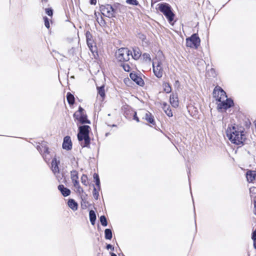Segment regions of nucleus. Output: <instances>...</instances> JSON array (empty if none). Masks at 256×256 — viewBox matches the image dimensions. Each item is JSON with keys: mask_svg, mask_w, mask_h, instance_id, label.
<instances>
[{"mask_svg": "<svg viewBox=\"0 0 256 256\" xmlns=\"http://www.w3.org/2000/svg\"><path fill=\"white\" fill-rule=\"evenodd\" d=\"M98 93V94L100 96L102 100H103L105 98V90H104V86H101L97 87Z\"/></svg>", "mask_w": 256, "mask_h": 256, "instance_id": "27", "label": "nucleus"}, {"mask_svg": "<svg viewBox=\"0 0 256 256\" xmlns=\"http://www.w3.org/2000/svg\"><path fill=\"white\" fill-rule=\"evenodd\" d=\"M91 128L88 125H84L78 127V139L82 148L89 147L90 144V133Z\"/></svg>", "mask_w": 256, "mask_h": 256, "instance_id": "2", "label": "nucleus"}, {"mask_svg": "<svg viewBox=\"0 0 256 256\" xmlns=\"http://www.w3.org/2000/svg\"><path fill=\"white\" fill-rule=\"evenodd\" d=\"M219 102L220 103L218 104V108L220 110H226L234 105L233 100L231 98H227Z\"/></svg>", "mask_w": 256, "mask_h": 256, "instance_id": "11", "label": "nucleus"}, {"mask_svg": "<svg viewBox=\"0 0 256 256\" xmlns=\"http://www.w3.org/2000/svg\"><path fill=\"white\" fill-rule=\"evenodd\" d=\"M100 220L102 226H106L108 225V222L106 217L104 216H102Z\"/></svg>", "mask_w": 256, "mask_h": 256, "instance_id": "34", "label": "nucleus"}, {"mask_svg": "<svg viewBox=\"0 0 256 256\" xmlns=\"http://www.w3.org/2000/svg\"><path fill=\"white\" fill-rule=\"evenodd\" d=\"M226 133L230 141L236 145H243L246 140L245 128L240 124L228 125Z\"/></svg>", "mask_w": 256, "mask_h": 256, "instance_id": "1", "label": "nucleus"}, {"mask_svg": "<svg viewBox=\"0 0 256 256\" xmlns=\"http://www.w3.org/2000/svg\"><path fill=\"white\" fill-rule=\"evenodd\" d=\"M252 239L254 241V247L255 249H256V237L255 238H252Z\"/></svg>", "mask_w": 256, "mask_h": 256, "instance_id": "43", "label": "nucleus"}, {"mask_svg": "<svg viewBox=\"0 0 256 256\" xmlns=\"http://www.w3.org/2000/svg\"><path fill=\"white\" fill-rule=\"evenodd\" d=\"M200 44V39L198 34H194L190 38H186V46L197 49Z\"/></svg>", "mask_w": 256, "mask_h": 256, "instance_id": "6", "label": "nucleus"}, {"mask_svg": "<svg viewBox=\"0 0 256 256\" xmlns=\"http://www.w3.org/2000/svg\"><path fill=\"white\" fill-rule=\"evenodd\" d=\"M106 248L108 250L110 248V249H112V250H114V247H112V246L111 244H107Z\"/></svg>", "mask_w": 256, "mask_h": 256, "instance_id": "45", "label": "nucleus"}, {"mask_svg": "<svg viewBox=\"0 0 256 256\" xmlns=\"http://www.w3.org/2000/svg\"><path fill=\"white\" fill-rule=\"evenodd\" d=\"M96 188H94V192H93L94 195H95L96 194Z\"/></svg>", "mask_w": 256, "mask_h": 256, "instance_id": "47", "label": "nucleus"}, {"mask_svg": "<svg viewBox=\"0 0 256 256\" xmlns=\"http://www.w3.org/2000/svg\"><path fill=\"white\" fill-rule=\"evenodd\" d=\"M153 72L154 75L158 78H160L163 75V68L161 62L156 61L153 62Z\"/></svg>", "mask_w": 256, "mask_h": 256, "instance_id": "10", "label": "nucleus"}, {"mask_svg": "<svg viewBox=\"0 0 256 256\" xmlns=\"http://www.w3.org/2000/svg\"><path fill=\"white\" fill-rule=\"evenodd\" d=\"M41 155L46 163H49L50 160L53 158V152L50 150V148L48 149V150L46 151Z\"/></svg>", "mask_w": 256, "mask_h": 256, "instance_id": "15", "label": "nucleus"}, {"mask_svg": "<svg viewBox=\"0 0 256 256\" xmlns=\"http://www.w3.org/2000/svg\"><path fill=\"white\" fill-rule=\"evenodd\" d=\"M88 203V202L83 200V202L81 203V206L82 208H86L87 207L86 204Z\"/></svg>", "mask_w": 256, "mask_h": 256, "instance_id": "41", "label": "nucleus"}, {"mask_svg": "<svg viewBox=\"0 0 256 256\" xmlns=\"http://www.w3.org/2000/svg\"><path fill=\"white\" fill-rule=\"evenodd\" d=\"M58 189L64 196H67L70 194V190L68 188L64 187L63 184H60L58 186Z\"/></svg>", "mask_w": 256, "mask_h": 256, "instance_id": "20", "label": "nucleus"}, {"mask_svg": "<svg viewBox=\"0 0 256 256\" xmlns=\"http://www.w3.org/2000/svg\"><path fill=\"white\" fill-rule=\"evenodd\" d=\"M158 10L164 14L170 24L174 26L176 22V20H174L175 14L173 12L170 5L164 2L158 4Z\"/></svg>", "mask_w": 256, "mask_h": 256, "instance_id": "3", "label": "nucleus"}, {"mask_svg": "<svg viewBox=\"0 0 256 256\" xmlns=\"http://www.w3.org/2000/svg\"><path fill=\"white\" fill-rule=\"evenodd\" d=\"M68 206L73 210H78V204L77 202L73 199H70L68 202Z\"/></svg>", "mask_w": 256, "mask_h": 256, "instance_id": "22", "label": "nucleus"}, {"mask_svg": "<svg viewBox=\"0 0 256 256\" xmlns=\"http://www.w3.org/2000/svg\"><path fill=\"white\" fill-rule=\"evenodd\" d=\"M94 178L96 180V186L100 188V180L98 174L94 173Z\"/></svg>", "mask_w": 256, "mask_h": 256, "instance_id": "35", "label": "nucleus"}, {"mask_svg": "<svg viewBox=\"0 0 256 256\" xmlns=\"http://www.w3.org/2000/svg\"><path fill=\"white\" fill-rule=\"evenodd\" d=\"M52 160V161L51 162V164H52L51 169H52V172L54 174L59 173L60 170H59V168H58V164H60V162L57 160L56 156L54 158H53Z\"/></svg>", "mask_w": 256, "mask_h": 256, "instance_id": "14", "label": "nucleus"}, {"mask_svg": "<svg viewBox=\"0 0 256 256\" xmlns=\"http://www.w3.org/2000/svg\"><path fill=\"white\" fill-rule=\"evenodd\" d=\"M250 194L251 198L256 197V187L252 186L250 188Z\"/></svg>", "mask_w": 256, "mask_h": 256, "instance_id": "33", "label": "nucleus"}, {"mask_svg": "<svg viewBox=\"0 0 256 256\" xmlns=\"http://www.w3.org/2000/svg\"><path fill=\"white\" fill-rule=\"evenodd\" d=\"M62 148L66 150H70L72 148V142L70 136H66L64 138Z\"/></svg>", "mask_w": 256, "mask_h": 256, "instance_id": "13", "label": "nucleus"}, {"mask_svg": "<svg viewBox=\"0 0 256 256\" xmlns=\"http://www.w3.org/2000/svg\"><path fill=\"white\" fill-rule=\"evenodd\" d=\"M82 183L85 186H88L89 184L88 178L85 174H83L80 178Z\"/></svg>", "mask_w": 256, "mask_h": 256, "instance_id": "29", "label": "nucleus"}, {"mask_svg": "<svg viewBox=\"0 0 256 256\" xmlns=\"http://www.w3.org/2000/svg\"><path fill=\"white\" fill-rule=\"evenodd\" d=\"M46 13L51 18L53 16V10L51 8H46L45 9Z\"/></svg>", "mask_w": 256, "mask_h": 256, "instance_id": "38", "label": "nucleus"}, {"mask_svg": "<svg viewBox=\"0 0 256 256\" xmlns=\"http://www.w3.org/2000/svg\"><path fill=\"white\" fill-rule=\"evenodd\" d=\"M144 119L146 120L151 126H155L156 122L154 116L149 112H147L145 114Z\"/></svg>", "mask_w": 256, "mask_h": 256, "instance_id": "18", "label": "nucleus"}, {"mask_svg": "<svg viewBox=\"0 0 256 256\" xmlns=\"http://www.w3.org/2000/svg\"><path fill=\"white\" fill-rule=\"evenodd\" d=\"M90 3L92 5H96V0H90Z\"/></svg>", "mask_w": 256, "mask_h": 256, "instance_id": "44", "label": "nucleus"}, {"mask_svg": "<svg viewBox=\"0 0 256 256\" xmlns=\"http://www.w3.org/2000/svg\"><path fill=\"white\" fill-rule=\"evenodd\" d=\"M142 52L140 48L138 47H134L132 48V54H130V56H132V58L135 60H138L141 56Z\"/></svg>", "mask_w": 256, "mask_h": 256, "instance_id": "17", "label": "nucleus"}, {"mask_svg": "<svg viewBox=\"0 0 256 256\" xmlns=\"http://www.w3.org/2000/svg\"><path fill=\"white\" fill-rule=\"evenodd\" d=\"M66 99L70 106H72L75 102V98L74 96L70 92H68L66 94Z\"/></svg>", "mask_w": 256, "mask_h": 256, "instance_id": "23", "label": "nucleus"}, {"mask_svg": "<svg viewBox=\"0 0 256 256\" xmlns=\"http://www.w3.org/2000/svg\"><path fill=\"white\" fill-rule=\"evenodd\" d=\"M49 148L47 142L45 141L38 142L36 146V148L40 152V154H42L46 151L48 150Z\"/></svg>", "mask_w": 256, "mask_h": 256, "instance_id": "12", "label": "nucleus"}, {"mask_svg": "<svg viewBox=\"0 0 256 256\" xmlns=\"http://www.w3.org/2000/svg\"><path fill=\"white\" fill-rule=\"evenodd\" d=\"M126 2L130 4L133 6L138 5V2L137 0H126Z\"/></svg>", "mask_w": 256, "mask_h": 256, "instance_id": "37", "label": "nucleus"}, {"mask_svg": "<svg viewBox=\"0 0 256 256\" xmlns=\"http://www.w3.org/2000/svg\"><path fill=\"white\" fill-rule=\"evenodd\" d=\"M86 42H87L88 46V48H90V50H91V52H94L95 51L96 48L95 43H94V41L92 39L87 40Z\"/></svg>", "mask_w": 256, "mask_h": 256, "instance_id": "25", "label": "nucleus"}, {"mask_svg": "<svg viewBox=\"0 0 256 256\" xmlns=\"http://www.w3.org/2000/svg\"><path fill=\"white\" fill-rule=\"evenodd\" d=\"M71 180L73 183H76L78 181V172L74 170L71 172L70 173Z\"/></svg>", "mask_w": 256, "mask_h": 256, "instance_id": "24", "label": "nucleus"}, {"mask_svg": "<svg viewBox=\"0 0 256 256\" xmlns=\"http://www.w3.org/2000/svg\"><path fill=\"white\" fill-rule=\"evenodd\" d=\"M43 19L44 22V26L47 28H50V24L49 22V20L46 16H44Z\"/></svg>", "mask_w": 256, "mask_h": 256, "instance_id": "36", "label": "nucleus"}, {"mask_svg": "<svg viewBox=\"0 0 256 256\" xmlns=\"http://www.w3.org/2000/svg\"><path fill=\"white\" fill-rule=\"evenodd\" d=\"M170 102L173 107H178L179 104L178 94L174 93L171 94L170 97Z\"/></svg>", "mask_w": 256, "mask_h": 256, "instance_id": "16", "label": "nucleus"}, {"mask_svg": "<svg viewBox=\"0 0 256 256\" xmlns=\"http://www.w3.org/2000/svg\"><path fill=\"white\" fill-rule=\"evenodd\" d=\"M246 176L248 181L252 182L254 181L256 178V171L248 170L246 172Z\"/></svg>", "mask_w": 256, "mask_h": 256, "instance_id": "19", "label": "nucleus"}, {"mask_svg": "<svg viewBox=\"0 0 256 256\" xmlns=\"http://www.w3.org/2000/svg\"><path fill=\"white\" fill-rule=\"evenodd\" d=\"M254 213L255 215H256V200H254Z\"/></svg>", "mask_w": 256, "mask_h": 256, "instance_id": "42", "label": "nucleus"}, {"mask_svg": "<svg viewBox=\"0 0 256 256\" xmlns=\"http://www.w3.org/2000/svg\"><path fill=\"white\" fill-rule=\"evenodd\" d=\"M74 186L76 189V192L79 194H82L84 192L83 188L80 186L79 182H77L76 183H73Z\"/></svg>", "mask_w": 256, "mask_h": 256, "instance_id": "31", "label": "nucleus"}, {"mask_svg": "<svg viewBox=\"0 0 256 256\" xmlns=\"http://www.w3.org/2000/svg\"><path fill=\"white\" fill-rule=\"evenodd\" d=\"M105 238L107 240H111L112 237V232L111 230L106 228L104 230Z\"/></svg>", "mask_w": 256, "mask_h": 256, "instance_id": "30", "label": "nucleus"}, {"mask_svg": "<svg viewBox=\"0 0 256 256\" xmlns=\"http://www.w3.org/2000/svg\"><path fill=\"white\" fill-rule=\"evenodd\" d=\"M213 96L216 100L218 102H221L222 100H225L227 98L226 92L220 86H216L213 91Z\"/></svg>", "mask_w": 256, "mask_h": 256, "instance_id": "7", "label": "nucleus"}, {"mask_svg": "<svg viewBox=\"0 0 256 256\" xmlns=\"http://www.w3.org/2000/svg\"><path fill=\"white\" fill-rule=\"evenodd\" d=\"M144 56H146V58H148L150 60V55L148 54H144V55H143Z\"/></svg>", "mask_w": 256, "mask_h": 256, "instance_id": "46", "label": "nucleus"}, {"mask_svg": "<svg viewBox=\"0 0 256 256\" xmlns=\"http://www.w3.org/2000/svg\"><path fill=\"white\" fill-rule=\"evenodd\" d=\"M74 120L76 122L80 124H90V122L88 118L86 112L80 106L78 107V110L75 112L73 114Z\"/></svg>", "mask_w": 256, "mask_h": 256, "instance_id": "4", "label": "nucleus"}, {"mask_svg": "<svg viewBox=\"0 0 256 256\" xmlns=\"http://www.w3.org/2000/svg\"><path fill=\"white\" fill-rule=\"evenodd\" d=\"M162 108L169 117H171L172 116V110L170 108V106L166 103L164 102L162 104Z\"/></svg>", "mask_w": 256, "mask_h": 256, "instance_id": "21", "label": "nucleus"}, {"mask_svg": "<svg viewBox=\"0 0 256 256\" xmlns=\"http://www.w3.org/2000/svg\"><path fill=\"white\" fill-rule=\"evenodd\" d=\"M162 86L164 92L166 93H170L172 92V87L169 82H164Z\"/></svg>", "mask_w": 256, "mask_h": 256, "instance_id": "26", "label": "nucleus"}, {"mask_svg": "<svg viewBox=\"0 0 256 256\" xmlns=\"http://www.w3.org/2000/svg\"><path fill=\"white\" fill-rule=\"evenodd\" d=\"M100 10L104 16L108 18L114 16V10L110 4L101 5L100 6Z\"/></svg>", "mask_w": 256, "mask_h": 256, "instance_id": "8", "label": "nucleus"}, {"mask_svg": "<svg viewBox=\"0 0 256 256\" xmlns=\"http://www.w3.org/2000/svg\"><path fill=\"white\" fill-rule=\"evenodd\" d=\"M120 66L122 67L123 69L126 72H130L131 70V68L130 66L128 63H126V62H121Z\"/></svg>", "mask_w": 256, "mask_h": 256, "instance_id": "32", "label": "nucleus"}, {"mask_svg": "<svg viewBox=\"0 0 256 256\" xmlns=\"http://www.w3.org/2000/svg\"><path fill=\"white\" fill-rule=\"evenodd\" d=\"M130 54H132V51L128 48H122L116 52V58L120 62H127L130 58Z\"/></svg>", "mask_w": 256, "mask_h": 256, "instance_id": "5", "label": "nucleus"}, {"mask_svg": "<svg viewBox=\"0 0 256 256\" xmlns=\"http://www.w3.org/2000/svg\"><path fill=\"white\" fill-rule=\"evenodd\" d=\"M92 34H90V32H86V40H92Z\"/></svg>", "mask_w": 256, "mask_h": 256, "instance_id": "40", "label": "nucleus"}, {"mask_svg": "<svg viewBox=\"0 0 256 256\" xmlns=\"http://www.w3.org/2000/svg\"><path fill=\"white\" fill-rule=\"evenodd\" d=\"M42 1H44L45 2H47L48 0H42Z\"/></svg>", "mask_w": 256, "mask_h": 256, "instance_id": "49", "label": "nucleus"}, {"mask_svg": "<svg viewBox=\"0 0 256 256\" xmlns=\"http://www.w3.org/2000/svg\"><path fill=\"white\" fill-rule=\"evenodd\" d=\"M130 77L138 86L142 87L144 86V82L142 78V77H144V76L142 74L133 72L130 73Z\"/></svg>", "mask_w": 256, "mask_h": 256, "instance_id": "9", "label": "nucleus"}, {"mask_svg": "<svg viewBox=\"0 0 256 256\" xmlns=\"http://www.w3.org/2000/svg\"><path fill=\"white\" fill-rule=\"evenodd\" d=\"M89 215H90V220L91 222V224L92 225H94L95 224V221L96 220V215L94 212L92 210H90V211Z\"/></svg>", "mask_w": 256, "mask_h": 256, "instance_id": "28", "label": "nucleus"}, {"mask_svg": "<svg viewBox=\"0 0 256 256\" xmlns=\"http://www.w3.org/2000/svg\"><path fill=\"white\" fill-rule=\"evenodd\" d=\"M132 114H133V119L134 120H136L137 122H139L140 120H139L137 116L136 112H133Z\"/></svg>", "mask_w": 256, "mask_h": 256, "instance_id": "39", "label": "nucleus"}, {"mask_svg": "<svg viewBox=\"0 0 256 256\" xmlns=\"http://www.w3.org/2000/svg\"><path fill=\"white\" fill-rule=\"evenodd\" d=\"M111 256H117L114 253H112L111 254Z\"/></svg>", "mask_w": 256, "mask_h": 256, "instance_id": "48", "label": "nucleus"}]
</instances>
